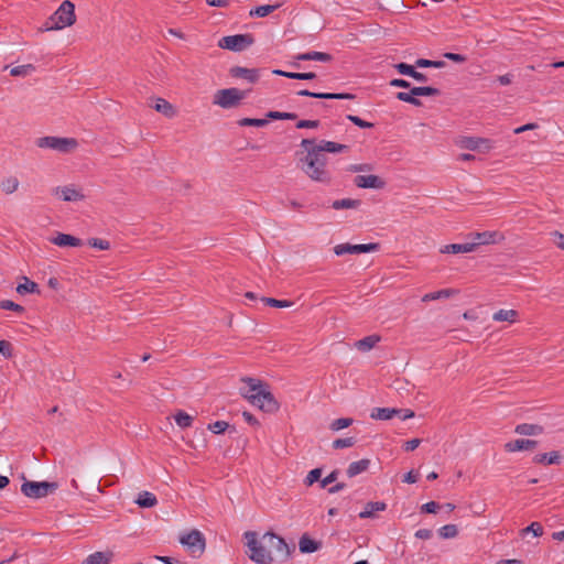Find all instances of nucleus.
Wrapping results in <instances>:
<instances>
[{"label":"nucleus","mask_w":564,"mask_h":564,"mask_svg":"<svg viewBox=\"0 0 564 564\" xmlns=\"http://www.w3.org/2000/svg\"><path fill=\"white\" fill-rule=\"evenodd\" d=\"M301 147L306 151V155L301 160L305 173H314L317 175L329 173L326 170L327 155L324 152L317 151L315 148V139H303Z\"/></svg>","instance_id":"f257e3e1"},{"label":"nucleus","mask_w":564,"mask_h":564,"mask_svg":"<svg viewBox=\"0 0 564 564\" xmlns=\"http://www.w3.org/2000/svg\"><path fill=\"white\" fill-rule=\"evenodd\" d=\"M75 21V4L69 0H65L45 22V30H61L73 25Z\"/></svg>","instance_id":"f03ea898"},{"label":"nucleus","mask_w":564,"mask_h":564,"mask_svg":"<svg viewBox=\"0 0 564 564\" xmlns=\"http://www.w3.org/2000/svg\"><path fill=\"white\" fill-rule=\"evenodd\" d=\"M245 539L247 540L248 550L246 553L249 558L257 564H271L273 562V557L271 555V551L267 549L261 542L258 541V535L253 531L245 532Z\"/></svg>","instance_id":"7ed1b4c3"},{"label":"nucleus","mask_w":564,"mask_h":564,"mask_svg":"<svg viewBox=\"0 0 564 564\" xmlns=\"http://www.w3.org/2000/svg\"><path fill=\"white\" fill-rule=\"evenodd\" d=\"M247 91L238 88H224L215 93L213 104L223 109H231L238 107L246 98Z\"/></svg>","instance_id":"20e7f679"},{"label":"nucleus","mask_w":564,"mask_h":564,"mask_svg":"<svg viewBox=\"0 0 564 564\" xmlns=\"http://www.w3.org/2000/svg\"><path fill=\"white\" fill-rule=\"evenodd\" d=\"M36 145L42 149H52L61 153L73 152L78 142L74 138H62V137H43L36 140Z\"/></svg>","instance_id":"39448f33"},{"label":"nucleus","mask_w":564,"mask_h":564,"mask_svg":"<svg viewBox=\"0 0 564 564\" xmlns=\"http://www.w3.org/2000/svg\"><path fill=\"white\" fill-rule=\"evenodd\" d=\"M254 43L251 33L227 35L219 40L218 46L231 52H242Z\"/></svg>","instance_id":"423d86ee"},{"label":"nucleus","mask_w":564,"mask_h":564,"mask_svg":"<svg viewBox=\"0 0 564 564\" xmlns=\"http://www.w3.org/2000/svg\"><path fill=\"white\" fill-rule=\"evenodd\" d=\"M180 543L185 546L194 557H199L206 546L204 534L196 529L181 535Z\"/></svg>","instance_id":"0eeeda50"},{"label":"nucleus","mask_w":564,"mask_h":564,"mask_svg":"<svg viewBox=\"0 0 564 564\" xmlns=\"http://www.w3.org/2000/svg\"><path fill=\"white\" fill-rule=\"evenodd\" d=\"M56 488V482L25 480L21 486V491L29 498L40 499L55 491Z\"/></svg>","instance_id":"6e6552de"},{"label":"nucleus","mask_w":564,"mask_h":564,"mask_svg":"<svg viewBox=\"0 0 564 564\" xmlns=\"http://www.w3.org/2000/svg\"><path fill=\"white\" fill-rule=\"evenodd\" d=\"M251 398L252 405L259 408L264 412L274 413L280 408L279 402L275 400L274 395L269 390V384L262 390L256 392V394H252Z\"/></svg>","instance_id":"1a4fd4ad"},{"label":"nucleus","mask_w":564,"mask_h":564,"mask_svg":"<svg viewBox=\"0 0 564 564\" xmlns=\"http://www.w3.org/2000/svg\"><path fill=\"white\" fill-rule=\"evenodd\" d=\"M262 541L267 544L270 550H273L281 561H285L291 555L292 550L285 540L273 532H267Z\"/></svg>","instance_id":"9d476101"},{"label":"nucleus","mask_w":564,"mask_h":564,"mask_svg":"<svg viewBox=\"0 0 564 564\" xmlns=\"http://www.w3.org/2000/svg\"><path fill=\"white\" fill-rule=\"evenodd\" d=\"M380 245L378 242L370 243H361V245H350V243H340L334 247V252L336 256H344L347 253L350 254H359V253H368L378 251Z\"/></svg>","instance_id":"9b49d317"},{"label":"nucleus","mask_w":564,"mask_h":564,"mask_svg":"<svg viewBox=\"0 0 564 564\" xmlns=\"http://www.w3.org/2000/svg\"><path fill=\"white\" fill-rule=\"evenodd\" d=\"M241 381L246 383V387L240 388V394L247 399L252 404V394H256V392L262 390L268 386L267 382H263L260 379L251 378V377H242Z\"/></svg>","instance_id":"f8f14e48"},{"label":"nucleus","mask_w":564,"mask_h":564,"mask_svg":"<svg viewBox=\"0 0 564 564\" xmlns=\"http://www.w3.org/2000/svg\"><path fill=\"white\" fill-rule=\"evenodd\" d=\"M473 241L470 245H475V249L481 245H494L503 240V235L499 231H484L470 234Z\"/></svg>","instance_id":"ddd939ff"},{"label":"nucleus","mask_w":564,"mask_h":564,"mask_svg":"<svg viewBox=\"0 0 564 564\" xmlns=\"http://www.w3.org/2000/svg\"><path fill=\"white\" fill-rule=\"evenodd\" d=\"M297 96L311 97L316 99H349L352 100L356 98L354 94L350 93H314L307 89H302L296 93Z\"/></svg>","instance_id":"4468645a"},{"label":"nucleus","mask_w":564,"mask_h":564,"mask_svg":"<svg viewBox=\"0 0 564 564\" xmlns=\"http://www.w3.org/2000/svg\"><path fill=\"white\" fill-rule=\"evenodd\" d=\"M54 194L64 202H79L85 198L80 188L74 186H58L54 188Z\"/></svg>","instance_id":"2eb2a0df"},{"label":"nucleus","mask_w":564,"mask_h":564,"mask_svg":"<svg viewBox=\"0 0 564 564\" xmlns=\"http://www.w3.org/2000/svg\"><path fill=\"white\" fill-rule=\"evenodd\" d=\"M229 74L234 78H243L249 83H257L259 80V70L257 68H247L242 66H234L230 68Z\"/></svg>","instance_id":"dca6fc26"},{"label":"nucleus","mask_w":564,"mask_h":564,"mask_svg":"<svg viewBox=\"0 0 564 564\" xmlns=\"http://www.w3.org/2000/svg\"><path fill=\"white\" fill-rule=\"evenodd\" d=\"M539 442L535 440L518 438L505 444V449L508 453L519 451H532L538 446Z\"/></svg>","instance_id":"f3484780"},{"label":"nucleus","mask_w":564,"mask_h":564,"mask_svg":"<svg viewBox=\"0 0 564 564\" xmlns=\"http://www.w3.org/2000/svg\"><path fill=\"white\" fill-rule=\"evenodd\" d=\"M420 96H422L421 86L410 87L409 93L399 91L395 95L398 100L411 104L415 107H421L423 105L422 101L417 98Z\"/></svg>","instance_id":"a211bd4d"},{"label":"nucleus","mask_w":564,"mask_h":564,"mask_svg":"<svg viewBox=\"0 0 564 564\" xmlns=\"http://www.w3.org/2000/svg\"><path fill=\"white\" fill-rule=\"evenodd\" d=\"M50 241L58 247H80L83 245L82 239L63 232H58Z\"/></svg>","instance_id":"6ab92c4d"},{"label":"nucleus","mask_w":564,"mask_h":564,"mask_svg":"<svg viewBox=\"0 0 564 564\" xmlns=\"http://www.w3.org/2000/svg\"><path fill=\"white\" fill-rule=\"evenodd\" d=\"M462 147L467 150H489V140L482 138L467 137L462 140Z\"/></svg>","instance_id":"aec40b11"},{"label":"nucleus","mask_w":564,"mask_h":564,"mask_svg":"<svg viewBox=\"0 0 564 564\" xmlns=\"http://www.w3.org/2000/svg\"><path fill=\"white\" fill-rule=\"evenodd\" d=\"M315 148L317 151L324 153H339L349 150V147L346 144L326 140H322L318 144L315 142Z\"/></svg>","instance_id":"412c9836"},{"label":"nucleus","mask_w":564,"mask_h":564,"mask_svg":"<svg viewBox=\"0 0 564 564\" xmlns=\"http://www.w3.org/2000/svg\"><path fill=\"white\" fill-rule=\"evenodd\" d=\"M295 61H318L323 63L330 62L333 56L328 53L311 51L306 53H300L294 56Z\"/></svg>","instance_id":"4be33fe9"},{"label":"nucleus","mask_w":564,"mask_h":564,"mask_svg":"<svg viewBox=\"0 0 564 564\" xmlns=\"http://www.w3.org/2000/svg\"><path fill=\"white\" fill-rule=\"evenodd\" d=\"M322 547V543L311 539L307 534L301 536L299 541V549L301 553L308 554L318 551Z\"/></svg>","instance_id":"5701e85b"},{"label":"nucleus","mask_w":564,"mask_h":564,"mask_svg":"<svg viewBox=\"0 0 564 564\" xmlns=\"http://www.w3.org/2000/svg\"><path fill=\"white\" fill-rule=\"evenodd\" d=\"M151 107L166 118H173L176 115L175 107L164 98H156Z\"/></svg>","instance_id":"b1692460"},{"label":"nucleus","mask_w":564,"mask_h":564,"mask_svg":"<svg viewBox=\"0 0 564 564\" xmlns=\"http://www.w3.org/2000/svg\"><path fill=\"white\" fill-rule=\"evenodd\" d=\"M387 509V503L383 501H370L366 505L365 509L359 513V518L368 519L375 518L376 512L384 511Z\"/></svg>","instance_id":"393cba45"},{"label":"nucleus","mask_w":564,"mask_h":564,"mask_svg":"<svg viewBox=\"0 0 564 564\" xmlns=\"http://www.w3.org/2000/svg\"><path fill=\"white\" fill-rule=\"evenodd\" d=\"M561 460H562V456H561L560 452H557V451H553V452L544 453V454H536L533 457V463H535V464L558 465V464H561Z\"/></svg>","instance_id":"a878e982"},{"label":"nucleus","mask_w":564,"mask_h":564,"mask_svg":"<svg viewBox=\"0 0 564 564\" xmlns=\"http://www.w3.org/2000/svg\"><path fill=\"white\" fill-rule=\"evenodd\" d=\"M475 251V245H470V242L466 243H451L446 245L443 248H441L442 253H467Z\"/></svg>","instance_id":"bb28decb"},{"label":"nucleus","mask_w":564,"mask_h":564,"mask_svg":"<svg viewBox=\"0 0 564 564\" xmlns=\"http://www.w3.org/2000/svg\"><path fill=\"white\" fill-rule=\"evenodd\" d=\"M395 414H400V411H397L394 408H373L370 413V417L372 420H390Z\"/></svg>","instance_id":"cd10ccee"},{"label":"nucleus","mask_w":564,"mask_h":564,"mask_svg":"<svg viewBox=\"0 0 564 564\" xmlns=\"http://www.w3.org/2000/svg\"><path fill=\"white\" fill-rule=\"evenodd\" d=\"M370 466V459L364 458L358 462H352L349 464L346 473L349 478H352L364 471H366Z\"/></svg>","instance_id":"c85d7f7f"},{"label":"nucleus","mask_w":564,"mask_h":564,"mask_svg":"<svg viewBox=\"0 0 564 564\" xmlns=\"http://www.w3.org/2000/svg\"><path fill=\"white\" fill-rule=\"evenodd\" d=\"M355 181L360 188L381 189L387 184L384 178H355Z\"/></svg>","instance_id":"c756f323"},{"label":"nucleus","mask_w":564,"mask_h":564,"mask_svg":"<svg viewBox=\"0 0 564 564\" xmlns=\"http://www.w3.org/2000/svg\"><path fill=\"white\" fill-rule=\"evenodd\" d=\"M514 432L520 435H539L543 433V426L538 424L522 423L518 424Z\"/></svg>","instance_id":"7c9ffc66"},{"label":"nucleus","mask_w":564,"mask_h":564,"mask_svg":"<svg viewBox=\"0 0 564 564\" xmlns=\"http://www.w3.org/2000/svg\"><path fill=\"white\" fill-rule=\"evenodd\" d=\"M281 6H282L281 3H276V4H264V6L256 7L249 11V17H251V18L268 17L269 14L274 12L276 9H279Z\"/></svg>","instance_id":"2f4dec72"},{"label":"nucleus","mask_w":564,"mask_h":564,"mask_svg":"<svg viewBox=\"0 0 564 564\" xmlns=\"http://www.w3.org/2000/svg\"><path fill=\"white\" fill-rule=\"evenodd\" d=\"M135 503L141 508H152L158 505V499L152 492L142 491L139 494Z\"/></svg>","instance_id":"473e14b6"},{"label":"nucleus","mask_w":564,"mask_h":564,"mask_svg":"<svg viewBox=\"0 0 564 564\" xmlns=\"http://www.w3.org/2000/svg\"><path fill=\"white\" fill-rule=\"evenodd\" d=\"M361 205L360 199H352V198H343V199H336L332 203V208L339 210V209H356Z\"/></svg>","instance_id":"72a5a7b5"},{"label":"nucleus","mask_w":564,"mask_h":564,"mask_svg":"<svg viewBox=\"0 0 564 564\" xmlns=\"http://www.w3.org/2000/svg\"><path fill=\"white\" fill-rule=\"evenodd\" d=\"M380 340V337L377 335L366 336L362 339H359L355 343V346L360 351H369L372 349L376 344Z\"/></svg>","instance_id":"f704fd0d"},{"label":"nucleus","mask_w":564,"mask_h":564,"mask_svg":"<svg viewBox=\"0 0 564 564\" xmlns=\"http://www.w3.org/2000/svg\"><path fill=\"white\" fill-rule=\"evenodd\" d=\"M24 279V282L23 283H20L18 284L17 286V292L21 295H25V294H29V293H35V294H40L41 291H40V288L37 285V283L29 280L28 278H23Z\"/></svg>","instance_id":"c9c22d12"},{"label":"nucleus","mask_w":564,"mask_h":564,"mask_svg":"<svg viewBox=\"0 0 564 564\" xmlns=\"http://www.w3.org/2000/svg\"><path fill=\"white\" fill-rule=\"evenodd\" d=\"M518 312L516 310H499L492 315V319L496 322H509L514 323L518 317Z\"/></svg>","instance_id":"e433bc0d"},{"label":"nucleus","mask_w":564,"mask_h":564,"mask_svg":"<svg viewBox=\"0 0 564 564\" xmlns=\"http://www.w3.org/2000/svg\"><path fill=\"white\" fill-rule=\"evenodd\" d=\"M111 560V554H107L104 552H95L88 555L82 564H109Z\"/></svg>","instance_id":"4c0bfd02"},{"label":"nucleus","mask_w":564,"mask_h":564,"mask_svg":"<svg viewBox=\"0 0 564 564\" xmlns=\"http://www.w3.org/2000/svg\"><path fill=\"white\" fill-rule=\"evenodd\" d=\"M456 293H457V291L454 289H443V290H440L436 292H431V293L425 294L422 297V301L429 302V301H435V300H440V299H447Z\"/></svg>","instance_id":"58836bf2"},{"label":"nucleus","mask_w":564,"mask_h":564,"mask_svg":"<svg viewBox=\"0 0 564 564\" xmlns=\"http://www.w3.org/2000/svg\"><path fill=\"white\" fill-rule=\"evenodd\" d=\"M36 70L33 64H25L14 66L10 69V75L13 77H26L32 75Z\"/></svg>","instance_id":"ea45409f"},{"label":"nucleus","mask_w":564,"mask_h":564,"mask_svg":"<svg viewBox=\"0 0 564 564\" xmlns=\"http://www.w3.org/2000/svg\"><path fill=\"white\" fill-rule=\"evenodd\" d=\"M207 429L214 434H221L225 431L236 432V427L229 425L226 421H216L214 423L208 424Z\"/></svg>","instance_id":"a19ab883"},{"label":"nucleus","mask_w":564,"mask_h":564,"mask_svg":"<svg viewBox=\"0 0 564 564\" xmlns=\"http://www.w3.org/2000/svg\"><path fill=\"white\" fill-rule=\"evenodd\" d=\"M174 420L176 422V424L181 427V429H187L192 425L193 423V416H191L189 414H187L186 412L180 410L175 413L174 415Z\"/></svg>","instance_id":"79ce46f5"},{"label":"nucleus","mask_w":564,"mask_h":564,"mask_svg":"<svg viewBox=\"0 0 564 564\" xmlns=\"http://www.w3.org/2000/svg\"><path fill=\"white\" fill-rule=\"evenodd\" d=\"M19 187L18 178H2L0 183V188L6 194H12Z\"/></svg>","instance_id":"37998d69"},{"label":"nucleus","mask_w":564,"mask_h":564,"mask_svg":"<svg viewBox=\"0 0 564 564\" xmlns=\"http://www.w3.org/2000/svg\"><path fill=\"white\" fill-rule=\"evenodd\" d=\"M297 115L295 112L269 111L267 119L271 120H295Z\"/></svg>","instance_id":"c03bdc74"},{"label":"nucleus","mask_w":564,"mask_h":564,"mask_svg":"<svg viewBox=\"0 0 564 564\" xmlns=\"http://www.w3.org/2000/svg\"><path fill=\"white\" fill-rule=\"evenodd\" d=\"M352 423H354V420L351 417H340V419L334 420L330 423L329 429L334 432H337L343 429L349 427Z\"/></svg>","instance_id":"a18cd8bd"},{"label":"nucleus","mask_w":564,"mask_h":564,"mask_svg":"<svg viewBox=\"0 0 564 564\" xmlns=\"http://www.w3.org/2000/svg\"><path fill=\"white\" fill-rule=\"evenodd\" d=\"M261 301L269 305V306H272V307H276V308H284V307H290L292 306V302L291 301H286V300H276V299H273V297H261Z\"/></svg>","instance_id":"49530a36"},{"label":"nucleus","mask_w":564,"mask_h":564,"mask_svg":"<svg viewBox=\"0 0 564 564\" xmlns=\"http://www.w3.org/2000/svg\"><path fill=\"white\" fill-rule=\"evenodd\" d=\"M269 123L268 119H257V118H242L238 121V124L241 127H264Z\"/></svg>","instance_id":"de8ad7c7"},{"label":"nucleus","mask_w":564,"mask_h":564,"mask_svg":"<svg viewBox=\"0 0 564 564\" xmlns=\"http://www.w3.org/2000/svg\"><path fill=\"white\" fill-rule=\"evenodd\" d=\"M438 534L443 539H453L458 534V529L455 524H445L438 530Z\"/></svg>","instance_id":"09e8293b"},{"label":"nucleus","mask_w":564,"mask_h":564,"mask_svg":"<svg viewBox=\"0 0 564 564\" xmlns=\"http://www.w3.org/2000/svg\"><path fill=\"white\" fill-rule=\"evenodd\" d=\"M0 308L1 310H8V311H13L18 314H22L25 312V308L18 304V303H14L13 301H10V300H1L0 301Z\"/></svg>","instance_id":"8fccbe9b"},{"label":"nucleus","mask_w":564,"mask_h":564,"mask_svg":"<svg viewBox=\"0 0 564 564\" xmlns=\"http://www.w3.org/2000/svg\"><path fill=\"white\" fill-rule=\"evenodd\" d=\"M347 172L350 173H371L375 172V169L371 164H350L347 169Z\"/></svg>","instance_id":"3c124183"},{"label":"nucleus","mask_w":564,"mask_h":564,"mask_svg":"<svg viewBox=\"0 0 564 564\" xmlns=\"http://www.w3.org/2000/svg\"><path fill=\"white\" fill-rule=\"evenodd\" d=\"M356 444L355 437L337 438L333 442L332 446L335 449L351 447Z\"/></svg>","instance_id":"603ef678"},{"label":"nucleus","mask_w":564,"mask_h":564,"mask_svg":"<svg viewBox=\"0 0 564 564\" xmlns=\"http://www.w3.org/2000/svg\"><path fill=\"white\" fill-rule=\"evenodd\" d=\"M321 476H322V468L312 469L305 478V485L312 486L314 482L321 481L322 480Z\"/></svg>","instance_id":"864d4df0"},{"label":"nucleus","mask_w":564,"mask_h":564,"mask_svg":"<svg viewBox=\"0 0 564 564\" xmlns=\"http://www.w3.org/2000/svg\"><path fill=\"white\" fill-rule=\"evenodd\" d=\"M522 533H532L534 536H541L543 534V527L540 522H532L522 530Z\"/></svg>","instance_id":"5fc2aeb1"},{"label":"nucleus","mask_w":564,"mask_h":564,"mask_svg":"<svg viewBox=\"0 0 564 564\" xmlns=\"http://www.w3.org/2000/svg\"><path fill=\"white\" fill-rule=\"evenodd\" d=\"M397 72L401 75L410 76L414 74L415 67L406 63H398L394 65Z\"/></svg>","instance_id":"6e6d98bb"},{"label":"nucleus","mask_w":564,"mask_h":564,"mask_svg":"<svg viewBox=\"0 0 564 564\" xmlns=\"http://www.w3.org/2000/svg\"><path fill=\"white\" fill-rule=\"evenodd\" d=\"M347 119L352 122L355 126L361 128V129H368V128H372L373 127V123L371 122H368V121H365L362 120L360 117L358 116H354V115H348L347 116Z\"/></svg>","instance_id":"4d7b16f0"},{"label":"nucleus","mask_w":564,"mask_h":564,"mask_svg":"<svg viewBox=\"0 0 564 564\" xmlns=\"http://www.w3.org/2000/svg\"><path fill=\"white\" fill-rule=\"evenodd\" d=\"M88 245L100 250H108L110 248L109 241L99 238H90Z\"/></svg>","instance_id":"13d9d810"},{"label":"nucleus","mask_w":564,"mask_h":564,"mask_svg":"<svg viewBox=\"0 0 564 564\" xmlns=\"http://www.w3.org/2000/svg\"><path fill=\"white\" fill-rule=\"evenodd\" d=\"M338 475H339L338 469L333 470L329 475H327L325 478H323L319 481V487L323 489L326 488L328 485H330L332 482L337 480Z\"/></svg>","instance_id":"bf43d9fd"},{"label":"nucleus","mask_w":564,"mask_h":564,"mask_svg":"<svg viewBox=\"0 0 564 564\" xmlns=\"http://www.w3.org/2000/svg\"><path fill=\"white\" fill-rule=\"evenodd\" d=\"M319 127V120H299L296 122L297 129H316Z\"/></svg>","instance_id":"052dcab7"},{"label":"nucleus","mask_w":564,"mask_h":564,"mask_svg":"<svg viewBox=\"0 0 564 564\" xmlns=\"http://www.w3.org/2000/svg\"><path fill=\"white\" fill-rule=\"evenodd\" d=\"M0 354L4 358H11L12 357V345L11 343L7 340H0Z\"/></svg>","instance_id":"680f3d73"},{"label":"nucleus","mask_w":564,"mask_h":564,"mask_svg":"<svg viewBox=\"0 0 564 564\" xmlns=\"http://www.w3.org/2000/svg\"><path fill=\"white\" fill-rule=\"evenodd\" d=\"M440 509V505L435 501H430L421 507L423 513H435Z\"/></svg>","instance_id":"e2e57ef3"},{"label":"nucleus","mask_w":564,"mask_h":564,"mask_svg":"<svg viewBox=\"0 0 564 564\" xmlns=\"http://www.w3.org/2000/svg\"><path fill=\"white\" fill-rule=\"evenodd\" d=\"M422 96H440L441 90L432 86H421Z\"/></svg>","instance_id":"0e129e2a"},{"label":"nucleus","mask_w":564,"mask_h":564,"mask_svg":"<svg viewBox=\"0 0 564 564\" xmlns=\"http://www.w3.org/2000/svg\"><path fill=\"white\" fill-rule=\"evenodd\" d=\"M553 242L562 250H564V234L560 231H553L551 234Z\"/></svg>","instance_id":"69168bd1"},{"label":"nucleus","mask_w":564,"mask_h":564,"mask_svg":"<svg viewBox=\"0 0 564 564\" xmlns=\"http://www.w3.org/2000/svg\"><path fill=\"white\" fill-rule=\"evenodd\" d=\"M420 444H421V440L420 438H413V440H410V441L404 443L403 449L405 452H412V451L416 449Z\"/></svg>","instance_id":"338daca9"},{"label":"nucleus","mask_w":564,"mask_h":564,"mask_svg":"<svg viewBox=\"0 0 564 564\" xmlns=\"http://www.w3.org/2000/svg\"><path fill=\"white\" fill-rule=\"evenodd\" d=\"M444 57L449 61H453L455 63H464L467 59L465 55L457 54V53H449V52L445 53Z\"/></svg>","instance_id":"774afa93"}]
</instances>
